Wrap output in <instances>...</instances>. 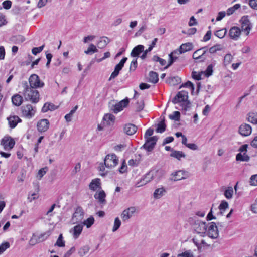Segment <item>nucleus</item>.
<instances>
[{
    "label": "nucleus",
    "instance_id": "obj_1",
    "mask_svg": "<svg viewBox=\"0 0 257 257\" xmlns=\"http://www.w3.org/2000/svg\"><path fill=\"white\" fill-rule=\"evenodd\" d=\"M24 90L23 95L26 100L30 101L33 103H37L40 98V95L38 90L35 88L30 87L27 82L23 83Z\"/></svg>",
    "mask_w": 257,
    "mask_h": 257
},
{
    "label": "nucleus",
    "instance_id": "obj_2",
    "mask_svg": "<svg viewBox=\"0 0 257 257\" xmlns=\"http://www.w3.org/2000/svg\"><path fill=\"white\" fill-rule=\"evenodd\" d=\"M188 93L185 91L179 92L176 96L173 99L174 104H178L182 109L187 111L191 107V103L188 101Z\"/></svg>",
    "mask_w": 257,
    "mask_h": 257
},
{
    "label": "nucleus",
    "instance_id": "obj_3",
    "mask_svg": "<svg viewBox=\"0 0 257 257\" xmlns=\"http://www.w3.org/2000/svg\"><path fill=\"white\" fill-rule=\"evenodd\" d=\"M157 171H150L147 174H146L138 182L135 186L136 187H140L143 186L148 183L151 181L154 178Z\"/></svg>",
    "mask_w": 257,
    "mask_h": 257
},
{
    "label": "nucleus",
    "instance_id": "obj_4",
    "mask_svg": "<svg viewBox=\"0 0 257 257\" xmlns=\"http://www.w3.org/2000/svg\"><path fill=\"white\" fill-rule=\"evenodd\" d=\"M208 224L199 220H195L193 224L194 230L198 234L204 235L206 233Z\"/></svg>",
    "mask_w": 257,
    "mask_h": 257
},
{
    "label": "nucleus",
    "instance_id": "obj_5",
    "mask_svg": "<svg viewBox=\"0 0 257 257\" xmlns=\"http://www.w3.org/2000/svg\"><path fill=\"white\" fill-rule=\"evenodd\" d=\"M118 163V158L114 154H108L104 159V165L108 168L114 167Z\"/></svg>",
    "mask_w": 257,
    "mask_h": 257
},
{
    "label": "nucleus",
    "instance_id": "obj_6",
    "mask_svg": "<svg viewBox=\"0 0 257 257\" xmlns=\"http://www.w3.org/2000/svg\"><path fill=\"white\" fill-rule=\"evenodd\" d=\"M29 82L30 84V87L33 88H38L43 87L44 83L41 81L39 77L36 74H32L29 79Z\"/></svg>",
    "mask_w": 257,
    "mask_h": 257
},
{
    "label": "nucleus",
    "instance_id": "obj_7",
    "mask_svg": "<svg viewBox=\"0 0 257 257\" xmlns=\"http://www.w3.org/2000/svg\"><path fill=\"white\" fill-rule=\"evenodd\" d=\"M22 115L25 117L30 119L35 114L36 109L31 104L24 105L21 107Z\"/></svg>",
    "mask_w": 257,
    "mask_h": 257
},
{
    "label": "nucleus",
    "instance_id": "obj_8",
    "mask_svg": "<svg viewBox=\"0 0 257 257\" xmlns=\"http://www.w3.org/2000/svg\"><path fill=\"white\" fill-rule=\"evenodd\" d=\"M206 233L208 236L211 238L216 239L218 237V231L215 223L210 222L208 223Z\"/></svg>",
    "mask_w": 257,
    "mask_h": 257
},
{
    "label": "nucleus",
    "instance_id": "obj_9",
    "mask_svg": "<svg viewBox=\"0 0 257 257\" xmlns=\"http://www.w3.org/2000/svg\"><path fill=\"white\" fill-rule=\"evenodd\" d=\"M241 24V30L246 33V35L248 36L251 29V24L249 20L248 16H244L241 18L240 20Z\"/></svg>",
    "mask_w": 257,
    "mask_h": 257
},
{
    "label": "nucleus",
    "instance_id": "obj_10",
    "mask_svg": "<svg viewBox=\"0 0 257 257\" xmlns=\"http://www.w3.org/2000/svg\"><path fill=\"white\" fill-rule=\"evenodd\" d=\"M207 52V47H203L197 50L193 54V58L196 60V62H203L206 59L205 54Z\"/></svg>",
    "mask_w": 257,
    "mask_h": 257
},
{
    "label": "nucleus",
    "instance_id": "obj_11",
    "mask_svg": "<svg viewBox=\"0 0 257 257\" xmlns=\"http://www.w3.org/2000/svg\"><path fill=\"white\" fill-rule=\"evenodd\" d=\"M145 139L146 142L143 146V148L147 151H152L156 144L158 140V137L157 136H153L151 137L150 138Z\"/></svg>",
    "mask_w": 257,
    "mask_h": 257
},
{
    "label": "nucleus",
    "instance_id": "obj_12",
    "mask_svg": "<svg viewBox=\"0 0 257 257\" xmlns=\"http://www.w3.org/2000/svg\"><path fill=\"white\" fill-rule=\"evenodd\" d=\"M84 217V212L82 208L80 207H78L73 215L72 218L73 223H78L81 222Z\"/></svg>",
    "mask_w": 257,
    "mask_h": 257
},
{
    "label": "nucleus",
    "instance_id": "obj_13",
    "mask_svg": "<svg viewBox=\"0 0 257 257\" xmlns=\"http://www.w3.org/2000/svg\"><path fill=\"white\" fill-rule=\"evenodd\" d=\"M15 144V141L10 137H5L1 141V145L6 151L11 150Z\"/></svg>",
    "mask_w": 257,
    "mask_h": 257
},
{
    "label": "nucleus",
    "instance_id": "obj_14",
    "mask_svg": "<svg viewBox=\"0 0 257 257\" xmlns=\"http://www.w3.org/2000/svg\"><path fill=\"white\" fill-rule=\"evenodd\" d=\"M128 103V99L127 98L124 99L113 105L111 109L114 113H117L122 110L123 108L126 107Z\"/></svg>",
    "mask_w": 257,
    "mask_h": 257
},
{
    "label": "nucleus",
    "instance_id": "obj_15",
    "mask_svg": "<svg viewBox=\"0 0 257 257\" xmlns=\"http://www.w3.org/2000/svg\"><path fill=\"white\" fill-rule=\"evenodd\" d=\"M136 211L135 207L132 206L124 210L121 214V217L123 222L129 220Z\"/></svg>",
    "mask_w": 257,
    "mask_h": 257
},
{
    "label": "nucleus",
    "instance_id": "obj_16",
    "mask_svg": "<svg viewBox=\"0 0 257 257\" xmlns=\"http://www.w3.org/2000/svg\"><path fill=\"white\" fill-rule=\"evenodd\" d=\"M126 57H123L120 62L117 64L114 68V71L111 73L110 77L109 79L110 80L112 79H114L119 74V71L122 69L123 67L124 66V63L126 62L127 60Z\"/></svg>",
    "mask_w": 257,
    "mask_h": 257
},
{
    "label": "nucleus",
    "instance_id": "obj_17",
    "mask_svg": "<svg viewBox=\"0 0 257 257\" xmlns=\"http://www.w3.org/2000/svg\"><path fill=\"white\" fill-rule=\"evenodd\" d=\"M204 235H196L192 239L193 242L197 247L198 249H200L202 247L209 246V245L207 244L205 241L202 238Z\"/></svg>",
    "mask_w": 257,
    "mask_h": 257
},
{
    "label": "nucleus",
    "instance_id": "obj_18",
    "mask_svg": "<svg viewBox=\"0 0 257 257\" xmlns=\"http://www.w3.org/2000/svg\"><path fill=\"white\" fill-rule=\"evenodd\" d=\"M187 177L188 175L186 172L182 170H179L172 174L171 179L174 181H176L182 179H185Z\"/></svg>",
    "mask_w": 257,
    "mask_h": 257
},
{
    "label": "nucleus",
    "instance_id": "obj_19",
    "mask_svg": "<svg viewBox=\"0 0 257 257\" xmlns=\"http://www.w3.org/2000/svg\"><path fill=\"white\" fill-rule=\"evenodd\" d=\"M49 121L47 119H42L37 122V129L40 132H45L49 127Z\"/></svg>",
    "mask_w": 257,
    "mask_h": 257
},
{
    "label": "nucleus",
    "instance_id": "obj_20",
    "mask_svg": "<svg viewBox=\"0 0 257 257\" xmlns=\"http://www.w3.org/2000/svg\"><path fill=\"white\" fill-rule=\"evenodd\" d=\"M252 132V128L249 124H242L239 127V133L242 136H248Z\"/></svg>",
    "mask_w": 257,
    "mask_h": 257
},
{
    "label": "nucleus",
    "instance_id": "obj_21",
    "mask_svg": "<svg viewBox=\"0 0 257 257\" xmlns=\"http://www.w3.org/2000/svg\"><path fill=\"white\" fill-rule=\"evenodd\" d=\"M241 34L240 29L236 26L232 27L229 30V36L230 38L234 40H237Z\"/></svg>",
    "mask_w": 257,
    "mask_h": 257
},
{
    "label": "nucleus",
    "instance_id": "obj_22",
    "mask_svg": "<svg viewBox=\"0 0 257 257\" xmlns=\"http://www.w3.org/2000/svg\"><path fill=\"white\" fill-rule=\"evenodd\" d=\"M137 130V126L132 123L126 124L123 127L124 132L128 135H133L136 132Z\"/></svg>",
    "mask_w": 257,
    "mask_h": 257
},
{
    "label": "nucleus",
    "instance_id": "obj_23",
    "mask_svg": "<svg viewBox=\"0 0 257 257\" xmlns=\"http://www.w3.org/2000/svg\"><path fill=\"white\" fill-rule=\"evenodd\" d=\"M49 236L48 233L41 234L38 238L36 236H33L30 240V244L34 245L38 242L43 241Z\"/></svg>",
    "mask_w": 257,
    "mask_h": 257
},
{
    "label": "nucleus",
    "instance_id": "obj_24",
    "mask_svg": "<svg viewBox=\"0 0 257 257\" xmlns=\"http://www.w3.org/2000/svg\"><path fill=\"white\" fill-rule=\"evenodd\" d=\"M193 49V45L191 43H186L182 44L178 50L179 54L185 53Z\"/></svg>",
    "mask_w": 257,
    "mask_h": 257
},
{
    "label": "nucleus",
    "instance_id": "obj_25",
    "mask_svg": "<svg viewBox=\"0 0 257 257\" xmlns=\"http://www.w3.org/2000/svg\"><path fill=\"white\" fill-rule=\"evenodd\" d=\"M144 49V46L142 45H139L135 47L131 53V55L132 57H138L141 53H142Z\"/></svg>",
    "mask_w": 257,
    "mask_h": 257
},
{
    "label": "nucleus",
    "instance_id": "obj_26",
    "mask_svg": "<svg viewBox=\"0 0 257 257\" xmlns=\"http://www.w3.org/2000/svg\"><path fill=\"white\" fill-rule=\"evenodd\" d=\"M106 194L103 190L100 191L98 193H96L94 195V198L97 199L101 204H105Z\"/></svg>",
    "mask_w": 257,
    "mask_h": 257
},
{
    "label": "nucleus",
    "instance_id": "obj_27",
    "mask_svg": "<svg viewBox=\"0 0 257 257\" xmlns=\"http://www.w3.org/2000/svg\"><path fill=\"white\" fill-rule=\"evenodd\" d=\"M8 120L11 128L15 127L18 123L21 121L20 118L17 116H11L8 118Z\"/></svg>",
    "mask_w": 257,
    "mask_h": 257
},
{
    "label": "nucleus",
    "instance_id": "obj_28",
    "mask_svg": "<svg viewBox=\"0 0 257 257\" xmlns=\"http://www.w3.org/2000/svg\"><path fill=\"white\" fill-rule=\"evenodd\" d=\"M89 189L92 191H95L97 188H101L100 180L96 178L92 180L89 185Z\"/></svg>",
    "mask_w": 257,
    "mask_h": 257
},
{
    "label": "nucleus",
    "instance_id": "obj_29",
    "mask_svg": "<svg viewBox=\"0 0 257 257\" xmlns=\"http://www.w3.org/2000/svg\"><path fill=\"white\" fill-rule=\"evenodd\" d=\"M83 226L81 224H78L73 227L72 233L73 237L77 238L82 232Z\"/></svg>",
    "mask_w": 257,
    "mask_h": 257
},
{
    "label": "nucleus",
    "instance_id": "obj_30",
    "mask_svg": "<svg viewBox=\"0 0 257 257\" xmlns=\"http://www.w3.org/2000/svg\"><path fill=\"white\" fill-rule=\"evenodd\" d=\"M103 119L107 125H110L114 123L115 117L113 114L108 113L104 116Z\"/></svg>",
    "mask_w": 257,
    "mask_h": 257
},
{
    "label": "nucleus",
    "instance_id": "obj_31",
    "mask_svg": "<svg viewBox=\"0 0 257 257\" xmlns=\"http://www.w3.org/2000/svg\"><path fill=\"white\" fill-rule=\"evenodd\" d=\"M23 101V97L19 94L14 95L12 97V101L14 105L17 106H20Z\"/></svg>",
    "mask_w": 257,
    "mask_h": 257
},
{
    "label": "nucleus",
    "instance_id": "obj_32",
    "mask_svg": "<svg viewBox=\"0 0 257 257\" xmlns=\"http://www.w3.org/2000/svg\"><path fill=\"white\" fill-rule=\"evenodd\" d=\"M110 42V39L107 37H102L100 38L97 43L99 48H103L105 47Z\"/></svg>",
    "mask_w": 257,
    "mask_h": 257
},
{
    "label": "nucleus",
    "instance_id": "obj_33",
    "mask_svg": "<svg viewBox=\"0 0 257 257\" xmlns=\"http://www.w3.org/2000/svg\"><path fill=\"white\" fill-rule=\"evenodd\" d=\"M159 80L158 74L154 71H150L149 74L148 81L153 83H156Z\"/></svg>",
    "mask_w": 257,
    "mask_h": 257
},
{
    "label": "nucleus",
    "instance_id": "obj_34",
    "mask_svg": "<svg viewBox=\"0 0 257 257\" xmlns=\"http://www.w3.org/2000/svg\"><path fill=\"white\" fill-rule=\"evenodd\" d=\"M57 108L53 103H45L42 108V111L44 113L47 112L48 111H52Z\"/></svg>",
    "mask_w": 257,
    "mask_h": 257
},
{
    "label": "nucleus",
    "instance_id": "obj_35",
    "mask_svg": "<svg viewBox=\"0 0 257 257\" xmlns=\"http://www.w3.org/2000/svg\"><path fill=\"white\" fill-rule=\"evenodd\" d=\"M170 156L180 160L181 158H185L186 157V155L181 151H173L170 154Z\"/></svg>",
    "mask_w": 257,
    "mask_h": 257
},
{
    "label": "nucleus",
    "instance_id": "obj_36",
    "mask_svg": "<svg viewBox=\"0 0 257 257\" xmlns=\"http://www.w3.org/2000/svg\"><path fill=\"white\" fill-rule=\"evenodd\" d=\"M165 192V190L163 187L156 189L153 194L154 198L155 199L160 198Z\"/></svg>",
    "mask_w": 257,
    "mask_h": 257
},
{
    "label": "nucleus",
    "instance_id": "obj_37",
    "mask_svg": "<svg viewBox=\"0 0 257 257\" xmlns=\"http://www.w3.org/2000/svg\"><path fill=\"white\" fill-rule=\"evenodd\" d=\"M236 159L237 161H248L249 160V157L245 152L243 154L239 153L237 154Z\"/></svg>",
    "mask_w": 257,
    "mask_h": 257
},
{
    "label": "nucleus",
    "instance_id": "obj_38",
    "mask_svg": "<svg viewBox=\"0 0 257 257\" xmlns=\"http://www.w3.org/2000/svg\"><path fill=\"white\" fill-rule=\"evenodd\" d=\"M176 53H177V50L174 51V52L171 53L169 55V62H168V65L165 67V68H164L165 69L168 68L169 66H170L174 62H175L177 60V57L176 56H173V54H175Z\"/></svg>",
    "mask_w": 257,
    "mask_h": 257
},
{
    "label": "nucleus",
    "instance_id": "obj_39",
    "mask_svg": "<svg viewBox=\"0 0 257 257\" xmlns=\"http://www.w3.org/2000/svg\"><path fill=\"white\" fill-rule=\"evenodd\" d=\"M248 121L253 123L257 124V113L250 112L248 115Z\"/></svg>",
    "mask_w": 257,
    "mask_h": 257
},
{
    "label": "nucleus",
    "instance_id": "obj_40",
    "mask_svg": "<svg viewBox=\"0 0 257 257\" xmlns=\"http://www.w3.org/2000/svg\"><path fill=\"white\" fill-rule=\"evenodd\" d=\"M98 51L96 47L93 44H91L88 49L84 51L86 54H91L93 53L97 52Z\"/></svg>",
    "mask_w": 257,
    "mask_h": 257
},
{
    "label": "nucleus",
    "instance_id": "obj_41",
    "mask_svg": "<svg viewBox=\"0 0 257 257\" xmlns=\"http://www.w3.org/2000/svg\"><path fill=\"white\" fill-rule=\"evenodd\" d=\"M165 129L166 125L164 122V119H163L158 124L156 131L157 133H162L165 131Z\"/></svg>",
    "mask_w": 257,
    "mask_h": 257
},
{
    "label": "nucleus",
    "instance_id": "obj_42",
    "mask_svg": "<svg viewBox=\"0 0 257 257\" xmlns=\"http://www.w3.org/2000/svg\"><path fill=\"white\" fill-rule=\"evenodd\" d=\"M121 222L118 217H116L114 219V225L112 228V231L115 232L117 231L121 225Z\"/></svg>",
    "mask_w": 257,
    "mask_h": 257
},
{
    "label": "nucleus",
    "instance_id": "obj_43",
    "mask_svg": "<svg viewBox=\"0 0 257 257\" xmlns=\"http://www.w3.org/2000/svg\"><path fill=\"white\" fill-rule=\"evenodd\" d=\"M223 49V47L220 44H216L210 48L209 49V52L210 53H214L216 52L217 51H220Z\"/></svg>",
    "mask_w": 257,
    "mask_h": 257
},
{
    "label": "nucleus",
    "instance_id": "obj_44",
    "mask_svg": "<svg viewBox=\"0 0 257 257\" xmlns=\"http://www.w3.org/2000/svg\"><path fill=\"white\" fill-rule=\"evenodd\" d=\"M135 110L137 112H139L142 110L144 107V103L143 100L138 101L135 104Z\"/></svg>",
    "mask_w": 257,
    "mask_h": 257
},
{
    "label": "nucleus",
    "instance_id": "obj_45",
    "mask_svg": "<svg viewBox=\"0 0 257 257\" xmlns=\"http://www.w3.org/2000/svg\"><path fill=\"white\" fill-rule=\"evenodd\" d=\"M233 59V56L231 54H227L224 58V65L225 66L230 64Z\"/></svg>",
    "mask_w": 257,
    "mask_h": 257
},
{
    "label": "nucleus",
    "instance_id": "obj_46",
    "mask_svg": "<svg viewBox=\"0 0 257 257\" xmlns=\"http://www.w3.org/2000/svg\"><path fill=\"white\" fill-rule=\"evenodd\" d=\"M90 250V247L88 245L83 246L79 251V254L80 256H83L87 254Z\"/></svg>",
    "mask_w": 257,
    "mask_h": 257
},
{
    "label": "nucleus",
    "instance_id": "obj_47",
    "mask_svg": "<svg viewBox=\"0 0 257 257\" xmlns=\"http://www.w3.org/2000/svg\"><path fill=\"white\" fill-rule=\"evenodd\" d=\"M226 32V29L219 30L216 31L215 35L219 38H223L225 36Z\"/></svg>",
    "mask_w": 257,
    "mask_h": 257
},
{
    "label": "nucleus",
    "instance_id": "obj_48",
    "mask_svg": "<svg viewBox=\"0 0 257 257\" xmlns=\"http://www.w3.org/2000/svg\"><path fill=\"white\" fill-rule=\"evenodd\" d=\"M240 7V4H235L232 7H230L228 8L227 10V14L228 15H230L232 14L236 10L238 9Z\"/></svg>",
    "mask_w": 257,
    "mask_h": 257
},
{
    "label": "nucleus",
    "instance_id": "obj_49",
    "mask_svg": "<svg viewBox=\"0 0 257 257\" xmlns=\"http://www.w3.org/2000/svg\"><path fill=\"white\" fill-rule=\"evenodd\" d=\"M180 112L179 111H174L173 113L169 115V117L170 119L175 121H178L180 118Z\"/></svg>",
    "mask_w": 257,
    "mask_h": 257
},
{
    "label": "nucleus",
    "instance_id": "obj_50",
    "mask_svg": "<svg viewBox=\"0 0 257 257\" xmlns=\"http://www.w3.org/2000/svg\"><path fill=\"white\" fill-rule=\"evenodd\" d=\"M152 60L154 62H159L160 64L161 65V66H164L165 65L166 63V61L165 60L163 59H162L161 58H160L159 56H157V55H154L153 57H152Z\"/></svg>",
    "mask_w": 257,
    "mask_h": 257
},
{
    "label": "nucleus",
    "instance_id": "obj_51",
    "mask_svg": "<svg viewBox=\"0 0 257 257\" xmlns=\"http://www.w3.org/2000/svg\"><path fill=\"white\" fill-rule=\"evenodd\" d=\"M55 245H57L59 247H64L65 246V241L63 239L62 234L59 235Z\"/></svg>",
    "mask_w": 257,
    "mask_h": 257
},
{
    "label": "nucleus",
    "instance_id": "obj_52",
    "mask_svg": "<svg viewBox=\"0 0 257 257\" xmlns=\"http://www.w3.org/2000/svg\"><path fill=\"white\" fill-rule=\"evenodd\" d=\"M94 219L92 216L89 217L83 222V224L86 226L87 228H89L93 223Z\"/></svg>",
    "mask_w": 257,
    "mask_h": 257
},
{
    "label": "nucleus",
    "instance_id": "obj_53",
    "mask_svg": "<svg viewBox=\"0 0 257 257\" xmlns=\"http://www.w3.org/2000/svg\"><path fill=\"white\" fill-rule=\"evenodd\" d=\"M10 247V243L5 242L0 245V254H2L7 248Z\"/></svg>",
    "mask_w": 257,
    "mask_h": 257
},
{
    "label": "nucleus",
    "instance_id": "obj_54",
    "mask_svg": "<svg viewBox=\"0 0 257 257\" xmlns=\"http://www.w3.org/2000/svg\"><path fill=\"white\" fill-rule=\"evenodd\" d=\"M233 190L232 187L228 188L225 191L224 195L227 199H230L232 197Z\"/></svg>",
    "mask_w": 257,
    "mask_h": 257
},
{
    "label": "nucleus",
    "instance_id": "obj_55",
    "mask_svg": "<svg viewBox=\"0 0 257 257\" xmlns=\"http://www.w3.org/2000/svg\"><path fill=\"white\" fill-rule=\"evenodd\" d=\"M203 73H204L203 72H197L196 71H193L192 73V76L193 79L199 80L201 79V75Z\"/></svg>",
    "mask_w": 257,
    "mask_h": 257
},
{
    "label": "nucleus",
    "instance_id": "obj_56",
    "mask_svg": "<svg viewBox=\"0 0 257 257\" xmlns=\"http://www.w3.org/2000/svg\"><path fill=\"white\" fill-rule=\"evenodd\" d=\"M228 207V204L225 201H222L219 206V209L220 210V213H222V211H224L226 208Z\"/></svg>",
    "mask_w": 257,
    "mask_h": 257
},
{
    "label": "nucleus",
    "instance_id": "obj_57",
    "mask_svg": "<svg viewBox=\"0 0 257 257\" xmlns=\"http://www.w3.org/2000/svg\"><path fill=\"white\" fill-rule=\"evenodd\" d=\"M44 47V45H43L39 47H34L32 49V52L34 55H36L38 53L41 52L43 50Z\"/></svg>",
    "mask_w": 257,
    "mask_h": 257
},
{
    "label": "nucleus",
    "instance_id": "obj_58",
    "mask_svg": "<svg viewBox=\"0 0 257 257\" xmlns=\"http://www.w3.org/2000/svg\"><path fill=\"white\" fill-rule=\"evenodd\" d=\"M204 73L207 77L211 76L213 73V66L211 64L209 65L207 67L206 70Z\"/></svg>",
    "mask_w": 257,
    "mask_h": 257
},
{
    "label": "nucleus",
    "instance_id": "obj_59",
    "mask_svg": "<svg viewBox=\"0 0 257 257\" xmlns=\"http://www.w3.org/2000/svg\"><path fill=\"white\" fill-rule=\"evenodd\" d=\"M47 170V167L41 168L40 170H39L37 176L38 177H39V179H41L42 177L46 174Z\"/></svg>",
    "mask_w": 257,
    "mask_h": 257
},
{
    "label": "nucleus",
    "instance_id": "obj_60",
    "mask_svg": "<svg viewBox=\"0 0 257 257\" xmlns=\"http://www.w3.org/2000/svg\"><path fill=\"white\" fill-rule=\"evenodd\" d=\"M249 182L251 185L257 186V174L251 176Z\"/></svg>",
    "mask_w": 257,
    "mask_h": 257
},
{
    "label": "nucleus",
    "instance_id": "obj_61",
    "mask_svg": "<svg viewBox=\"0 0 257 257\" xmlns=\"http://www.w3.org/2000/svg\"><path fill=\"white\" fill-rule=\"evenodd\" d=\"M178 257H194L190 251H186L178 255Z\"/></svg>",
    "mask_w": 257,
    "mask_h": 257
},
{
    "label": "nucleus",
    "instance_id": "obj_62",
    "mask_svg": "<svg viewBox=\"0 0 257 257\" xmlns=\"http://www.w3.org/2000/svg\"><path fill=\"white\" fill-rule=\"evenodd\" d=\"M2 5L4 9L8 10L10 9L12 6V2L9 0H6L3 2Z\"/></svg>",
    "mask_w": 257,
    "mask_h": 257
},
{
    "label": "nucleus",
    "instance_id": "obj_63",
    "mask_svg": "<svg viewBox=\"0 0 257 257\" xmlns=\"http://www.w3.org/2000/svg\"><path fill=\"white\" fill-rule=\"evenodd\" d=\"M105 166H104L102 163L100 164L99 166L98 167L99 171L100 172V174L102 176H105L106 172H105Z\"/></svg>",
    "mask_w": 257,
    "mask_h": 257
},
{
    "label": "nucleus",
    "instance_id": "obj_64",
    "mask_svg": "<svg viewBox=\"0 0 257 257\" xmlns=\"http://www.w3.org/2000/svg\"><path fill=\"white\" fill-rule=\"evenodd\" d=\"M137 58L136 59L133 60L130 65V70L131 71H134L136 70L137 67Z\"/></svg>",
    "mask_w": 257,
    "mask_h": 257
}]
</instances>
